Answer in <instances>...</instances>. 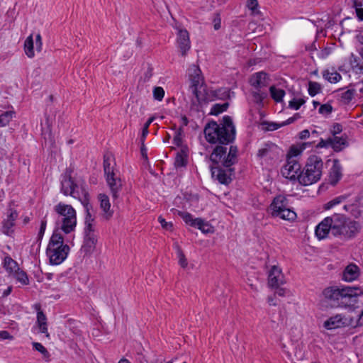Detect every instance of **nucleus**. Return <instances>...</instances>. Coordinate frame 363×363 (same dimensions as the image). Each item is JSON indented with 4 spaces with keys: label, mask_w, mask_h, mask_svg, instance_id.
<instances>
[{
    "label": "nucleus",
    "mask_w": 363,
    "mask_h": 363,
    "mask_svg": "<svg viewBox=\"0 0 363 363\" xmlns=\"http://www.w3.org/2000/svg\"><path fill=\"white\" fill-rule=\"evenodd\" d=\"M61 192L65 196H71L78 199L84 206L86 211L84 234L85 235H95L94 218L91 217L89 212V194L84 181L74 179L69 174L65 173L62 175L61 180Z\"/></svg>",
    "instance_id": "nucleus-1"
},
{
    "label": "nucleus",
    "mask_w": 363,
    "mask_h": 363,
    "mask_svg": "<svg viewBox=\"0 0 363 363\" xmlns=\"http://www.w3.org/2000/svg\"><path fill=\"white\" fill-rule=\"evenodd\" d=\"M362 294L360 287L333 286L323 289L321 298L332 308H347L353 306L357 298Z\"/></svg>",
    "instance_id": "nucleus-2"
},
{
    "label": "nucleus",
    "mask_w": 363,
    "mask_h": 363,
    "mask_svg": "<svg viewBox=\"0 0 363 363\" xmlns=\"http://www.w3.org/2000/svg\"><path fill=\"white\" fill-rule=\"evenodd\" d=\"M206 140L210 143L228 144L235 135V128L230 116H225L222 123L215 121L208 123L204 128Z\"/></svg>",
    "instance_id": "nucleus-3"
},
{
    "label": "nucleus",
    "mask_w": 363,
    "mask_h": 363,
    "mask_svg": "<svg viewBox=\"0 0 363 363\" xmlns=\"http://www.w3.org/2000/svg\"><path fill=\"white\" fill-rule=\"evenodd\" d=\"M54 211L57 215L54 232L60 230L65 234L73 233L77 226L76 210L71 205L60 202L54 206Z\"/></svg>",
    "instance_id": "nucleus-4"
},
{
    "label": "nucleus",
    "mask_w": 363,
    "mask_h": 363,
    "mask_svg": "<svg viewBox=\"0 0 363 363\" xmlns=\"http://www.w3.org/2000/svg\"><path fill=\"white\" fill-rule=\"evenodd\" d=\"M323 162L317 155L310 156L305 167L298 177V182L304 186L311 185L318 182L322 176Z\"/></svg>",
    "instance_id": "nucleus-5"
},
{
    "label": "nucleus",
    "mask_w": 363,
    "mask_h": 363,
    "mask_svg": "<svg viewBox=\"0 0 363 363\" xmlns=\"http://www.w3.org/2000/svg\"><path fill=\"white\" fill-rule=\"evenodd\" d=\"M69 247L64 244V238L60 232H54L47 247V255L52 264H61L67 257Z\"/></svg>",
    "instance_id": "nucleus-6"
},
{
    "label": "nucleus",
    "mask_w": 363,
    "mask_h": 363,
    "mask_svg": "<svg viewBox=\"0 0 363 363\" xmlns=\"http://www.w3.org/2000/svg\"><path fill=\"white\" fill-rule=\"evenodd\" d=\"M271 213L274 217L292 221L296 218V213L289 207L287 198L284 195L276 196L269 206Z\"/></svg>",
    "instance_id": "nucleus-7"
},
{
    "label": "nucleus",
    "mask_w": 363,
    "mask_h": 363,
    "mask_svg": "<svg viewBox=\"0 0 363 363\" xmlns=\"http://www.w3.org/2000/svg\"><path fill=\"white\" fill-rule=\"evenodd\" d=\"M237 152V147L230 146L227 155V147L218 145L213 151L210 159L213 163L221 164L224 167H229L235 162Z\"/></svg>",
    "instance_id": "nucleus-8"
},
{
    "label": "nucleus",
    "mask_w": 363,
    "mask_h": 363,
    "mask_svg": "<svg viewBox=\"0 0 363 363\" xmlns=\"http://www.w3.org/2000/svg\"><path fill=\"white\" fill-rule=\"evenodd\" d=\"M188 72L191 84V91L192 94L199 103L204 101L206 98L202 95V91H204L205 89L203 87V78L201 74V69L198 66L193 65L189 67Z\"/></svg>",
    "instance_id": "nucleus-9"
},
{
    "label": "nucleus",
    "mask_w": 363,
    "mask_h": 363,
    "mask_svg": "<svg viewBox=\"0 0 363 363\" xmlns=\"http://www.w3.org/2000/svg\"><path fill=\"white\" fill-rule=\"evenodd\" d=\"M104 169L106 178V182L110 188L112 196L114 199L118 198L119 192L122 188V182L113 172V167L108 157H105L104 160Z\"/></svg>",
    "instance_id": "nucleus-10"
},
{
    "label": "nucleus",
    "mask_w": 363,
    "mask_h": 363,
    "mask_svg": "<svg viewBox=\"0 0 363 363\" xmlns=\"http://www.w3.org/2000/svg\"><path fill=\"white\" fill-rule=\"evenodd\" d=\"M280 149L273 143H267L257 152V158L262 165L268 166L279 159Z\"/></svg>",
    "instance_id": "nucleus-11"
},
{
    "label": "nucleus",
    "mask_w": 363,
    "mask_h": 363,
    "mask_svg": "<svg viewBox=\"0 0 363 363\" xmlns=\"http://www.w3.org/2000/svg\"><path fill=\"white\" fill-rule=\"evenodd\" d=\"M361 225L354 220L347 219L345 217L342 221V225L340 228V232L337 233V237L347 240L354 238L361 230Z\"/></svg>",
    "instance_id": "nucleus-12"
},
{
    "label": "nucleus",
    "mask_w": 363,
    "mask_h": 363,
    "mask_svg": "<svg viewBox=\"0 0 363 363\" xmlns=\"http://www.w3.org/2000/svg\"><path fill=\"white\" fill-rule=\"evenodd\" d=\"M301 164L296 159L287 158L286 164L282 167L281 173L282 176L290 180L298 179L301 172Z\"/></svg>",
    "instance_id": "nucleus-13"
},
{
    "label": "nucleus",
    "mask_w": 363,
    "mask_h": 363,
    "mask_svg": "<svg viewBox=\"0 0 363 363\" xmlns=\"http://www.w3.org/2000/svg\"><path fill=\"white\" fill-rule=\"evenodd\" d=\"M177 35V48L182 55L184 56L191 48L189 33L185 29L179 28Z\"/></svg>",
    "instance_id": "nucleus-14"
},
{
    "label": "nucleus",
    "mask_w": 363,
    "mask_h": 363,
    "mask_svg": "<svg viewBox=\"0 0 363 363\" xmlns=\"http://www.w3.org/2000/svg\"><path fill=\"white\" fill-rule=\"evenodd\" d=\"M284 283V277L281 269L275 265L272 267L268 276L269 286L273 288H278Z\"/></svg>",
    "instance_id": "nucleus-15"
},
{
    "label": "nucleus",
    "mask_w": 363,
    "mask_h": 363,
    "mask_svg": "<svg viewBox=\"0 0 363 363\" xmlns=\"http://www.w3.org/2000/svg\"><path fill=\"white\" fill-rule=\"evenodd\" d=\"M18 217V213L13 208H9L7 213L6 218L3 222L2 232L11 235L13 232V228L15 225V220Z\"/></svg>",
    "instance_id": "nucleus-16"
},
{
    "label": "nucleus",
    "mask_w": 363,
    "mask_h": 363,
    "mask_svg": "<svg viewBox=\"0 0 363 363\" xmlns=\"http://www.w3.org/2000/svg\"><path fill=\"white\" fill-rule=\"evenodd\" d=\"M345 217L344 215L340 213H334L331 216L327 217L333 235L335 237L337 236V233L340 232V228L342 225V221Z\"/></svg>",
    "instance_id": "nucleus-17"
},
{
    "label": "nucleus",
    "mask_w": 363,
    "mask_h": 363,
    "mask_svg": "<svg viewBox=\"0 0 363 363\" xmlns=\"http://www.w3.org/2000/svg\"><path fill=\"white\" fill-rule=\"evenodd\" d=\"M360 274V269L357 265L351 263L344 269L342 279L347 282H352L356 280Z\"/></svg>",
    "instance_id": "nucleus-18"
},
{
    "label": "nucleus",
    "mask_w": 363,
    "mask_h": 363,
    "mask_svg": "<svg viewBox=\"0 0 363 363\" xmlns=\"http://www.w3.org/2000/svg\"><path fill=\"white\" fill-rule=\"evenodd\" d=\"M346 319L341 314H337L326 320L323 326L327 330H333L340 328L346 324Z\"/></svg>",
    "instance_id": "nucleus-19"
},
{
    "label": "nucleus",
    "mask_w": 363,
    "mask_h": 363,
    "mask_svg": "<svg viewBox=\"0 0 363 363\" xmlns=\"http://www.w3.org/2000/svg\"><path fill=\"white\" fill-rule=\"evenodd\" d=\"M35 325L38 329V332L45 334V337L50 338V333L48 328V320L45 313L40 309L37 312V320Z\"/></svg>",
    "instance_id": "nucleus-20"
},
{
    "label": "nucleus",
    "mask_w": 363,
    "mask_h": 363,
    "mask_svg": "<svg viewBox=\"0 0 363 363\" xmlns=\"http://www.w3.org/2000/svg\"><path fill=\"white\" fill-rule=\"evenodd\" d=\"M331 233L327 217L324 218L315 228V233L319 240L325 238Z\"/></svg>",
    "instance_id": "nucleus-21"
},
{
    "label": "nucleus",
    "mask_w": 363,
    "mask_h": 363,
    "mask_svg": "<svg viewBox=\"0 0 363 363\" xmlns=\"http://www.w3.org/2000/svg\"><path fill=\"white\" fill-rule=\"evenodd\" d=\"M250 84L257 89L266 86L267 85V74L263 72L254 74L251 77Z\"/></svg>",
    "instance_id": "nucleus-22"
},
{
    "label": "nucleus",
    "mask_w": 363,
    "mask_h": 363,
    "mask_svg": "<svg viewBox=\"0 0 363 363\" xmlns=\"http://www.w3.org/2000/svg\"><path fill=\"white\" fill-rule=\"evenodd\" d=\"M100 202V207L104 212V216L108 219L113 215V211L111 209V203L108 196L104 194H100L98 196Z\"/></svg>",
    "instance_id": "nucleus-23"
},
{
    "label": "nucleus",
    "mask_w": 363,
    "mask_h": 363,
    "mask_svg": "<svg viewBox=\"0 0 363 363\" xmlns=\"http://www.w3.org/2000/svg\"><path fill=\"white\" fill-rule=\"evenodd\" d=\"M342 177V167L337 160H333V164L330 172V183L335 185Z\"/></svg>",
    "instance_id": "nucleus-24"
},
{
    "label": "nucleus",
    "mask_w": 363,
    "mask_h": 363,
    "mask_svg": "<svg viewBox=\"0 0 363 363\" xmlns=\"http://www.w3.org/2000/svg\"><path fill=\"white\" fill-rule=\"evenodd\" d=\"M340 92L339 97L341 103L344 104H354L353 100L356 99L355 96V89H340L338 91Z\"/></svg>",
    "instance_id": "nucleus-25"
},
{
    "label": "nucleus",
    "mask_w": 363,
    "mask_h": 363,
    "mask_svg": "<svg viewBox=\"0 0 363 363\" xmlns=\"http://www.w3.org/2000/svg\"><path fill=\"white\" fill-rule=\"evenodd\" d=\"M212 176L216 177L220 183L227 184L230 182V177L228 172L219 167L212 168Z\"/></svg>",
    "instance_id": "nucleus-26"
},
{
    "label": "nucleus",
    "mask_w": 363,
    "mask_h": 363,
    "mask_svg": "<svg viewBox=\"0 0 363 363\" xmlns=\"http://www.w3.org/2000/svg\"><path fill=\"white\" fill-rule=\"evenodd\" d=\"M330 139V147L335 151H341L347 146L346 138L343 136H333Z\"/></svg>",
    "instance_id": "nucleus-27"
},
{
    "label": "nucleus",
    "mask_w": 363,
    "mask_h": 363,
    "mask_svg": "<svg viewBox=\"0 0 363 363\" xmlns=\"http://www.w3.org/2000/svg\"><path fill=\"white\" fill-rule=\"evenodd\" d=\"M323 77L330 83H337L342 79L341 74L333 68L324 70Z\"/></svg>",
    "instance_id": "nucleus-28"
},
{
    "label": "nucleus",
    "mask_w": 363,
    "mask_h": 363,
    "mask_svg": "<svg viewBox=\"0 0 363 363\" xmlns=\"http://www.w3.org/2000/svg\"><path fill=\"white\" fill-rule=\"evenodd\" d=\"M97 239L95 235H85L82 250L86 253H91L96 243Z\"/></svg>",
    "instance_id": "nucleus-29"
},
{
    "label": "nucleus",
    "mask_w": 363,
    "mask_h": 363,
    "mask_svg": "<svg viewBox=\"0 0 363 363\" xmlns=\"http://www.w3.org/2000/svg\"><path fill=\"white\" fill-rule=\"evenodd\" d=\"M194 222V227L199 229L203 233H213V227L207 221L196 218V220Z\"/></svg>",
    "instance_id": "nucleus-30"
},
{
    "label": "nucleus",
    "mask_w": 363,
    "mask_h": 363,
    "mask_svg": "<svg viewBox=\"0 0 363 363\" xmlns=\"http://www.w3.org/2000/svg\"><path fill=\"white\" fill-rule=\"evenodd\" d=\"M4 266L11 276L20 268L18 263L9 256L5 257Z\"/></svg>",
    "instance_id": "nucleus-31"
},
{
    "label": "nucleus",
    "mask_w": 363,
    "mask_h": 363,
    "mask_svg": "<svg viewBox=\"0 0 363 363\" xmlns=\"http://www.w3.org/2000/svg\"><path fill=\"white\" fill-rule=\"evenodd\" d=\"M11 276L16 280V281L19 282L22 285L29 284V279L26 272L21 268L15 272Z\"/></svg>",
    "instance_id": "nucleus-32"
},
{
    "label": "nucleus",
    "mask_w": 363,
    "mask_h": 363,
    "mask_svg": "<svg viewBox=\"0 0 363 363\" xmlns=\"http://www.w3.org/2000/svg\"><path fill=\"white\" fill-rule=\"evenodd\" d=\"M33 35H30L25 40L24 43V50L26 55L31 58L34 57L35 52L33 50Z\"/></svg>",
    "instance_id": "nucleus-33"
},
{
    "label": "nucleus",
    "mask_w": 363,
    "mask_h": 363,
    "mask_svg": "<svg viewBox=\"0 0 363 363\" xmlns=\"http://www.w3.org/2000/svg\"><path fill=\"white\" fill-rule=\"evenodd\" d=\"M16 113L13 111H6L0 115V127L7 125L15 117Z\"/></svg>",
    "instance_id": "nucleus-34"
},
{
    "label": "nucleus",
    "mask_w": 363,
    "mask_h": 363,
    "mask_svg": "<svg viewBox=\"0 0 363 363\" xmlns=\"http://www.w3.org/2000/svg\"><path fill=\"white\" fill-rule=\"evenodd\" d=\"M269 91L272 98L276 102H281L283 100L284 96H285V91L281 89H278L274 86H272L269 88Z\"/></svg>",
    "instance_id": "nucleus-35"
},
{
    "label": "nucleus",
    "mask_w": 363,
    "mask_h": 363,
    "mask_svg": "<svg viewBox=\"0 0 363 363\" xmlns=\"http://www.w3.org/2000/svg\"><path fill=\"white\" fill-rule=\"evenodd\" d=\"M359 61L360 59L357 56L351 54L350 57V63L352 69L357 72H363V65L360 64Z\"/></svg>",
    "instance_id": "nucleus-36"
},
{
    "label": "nucleus",
    "mask_w": 363,
    "mask_h": 363,
    "mask_svg": "<svg viewBox=\"0 0 363 363\" xmlns=\"http://www.w3.org/2000/svg\"><path fill=\"white\" fill-rule=\"evenodd\" d=\"M347 195H341L337 197H335V199H332L331 201H328L327 203L325 204V209L329 210L333 208L334 206L345 201L347 199Z\"/></svg>",
    "instance_id": "nucleus-37"
},
{
    "label": "nucleus",
    "mask_w": 363,
    "mask_h": 363,
    "mask_svg": "<svg viewBox=\"0 0 363 363\" xmlns=\"http://www.w3.org/2000/svg\"><path fill=\"white\" fill-rule=\"evenodd\" d=\"M177 215L180 216L186 224L194 227V223L196 222V218H194L191 213L186 211H177Z\"/></svg>",
    "instance_id": "nucleus-38"
},
{
    "label": "nucleus",
    "mask_w": 363,
    "mask_h": 363,
    "mask_svg": "<svg viewBox=\"0 0 363 363\" xmlns=\"http://www.w3.org/2000/svg\"><path fill=\"white\" fill-rule=\"evenodd\" d=\"M228 107V103H223L222 104H214L210 111L211 115L218 116V114L223 113L226 111Z\"/></svg>",
    "instance_id": "nucleus-39"
},
{
    "label": "nucleus",
    "mask_w": 363,
    "mask_h": 363,
    "mask_svg": "<svg viewBox=\"0 0 363 363\" xmlns=\"http://www.w3.org/2000/svg\"><path fill=\"white\" fill-rule=\"evenodd\" d=\"M343 208L346 211L350 212L351 214L355 218L359 217L362 214V211L360 209H359L357 204L352 203V204L345 205Z\"/></svg>",
    "instance_id": "nucleus-40"
},
{
    "label": "nucleus",
    "mask_w": 363,
    "mask_h": 363,
    "mask_svg": "<svg viewBox=\"0 0 363 363\" xmlns=\"http://www.w3.org/2000/svg\"><path fill=\"white\" fill-rule=\"evenodd\" d=\"M176 248H177V256L178 258L179 264L182 268H186L188 265V262H187L186 257H185L184 254L183 253L182 250H181V248L178 245L176 246Z\"/></svg>",
    "instance_id": "nucleus-41"
},
{
    "label": "nucleus",
    "mask_w": 363,
    "mask_h": 363,
    "mask_svg": "<svg viewBox=\"0 0 363 363\" xmlns=\"http://www.w3.org/2000/svg\"><path fill=\"white\" fill-rule=\"evenodd\" d=\"M305 145L306 143L303 144L301 147H291L288 153L287 158L295 159V157L299 155L305 149Z\"/></svg>",
    "instance_id": "nucleus-42"
},
{
    "label": "nucleus",
    "mask_w": 363,
    "mask_h": 363,
    "mask_svg": "<svg viewBox=\"0 0 363 363\" xmlns=\"http://www.w3.org/2000/svg\"><path fill=\"white\" fill-rule=\"evenodd\" d=\"M321 90L320 84L315 82H309L308 83V94L311 96H315Z\"/></svg>",
    "instance_id": "nucleus-43"
},
{
    "label": "nucleus",
    "mask_w": 363,
    "mask_h": 363,
    "mask_svg": "<svg viewBox=\"0 0 363 363\" xmlns=\"http://www.w3.org/2000/svg\"><path fill=\"white\" fill-rule=\"evenodd\" d=\"M186 164V156L182 153H177L175 157L174 165L177 167H184Z\"/></svg>",
    "instance_id": "nucleus-44"
},
{
    "label": "nucleus",
    "mask_w": 363,
    "mask_h": 363,
    "mask_svg": "<svg viewBox=\"0 0 363 363\" xmlns=\"http://www.w3.org/2000/svg\"><path fill=\"white\" fill-rule=\"evenodd\" d=\"M304 103L305 100L303 99H293L289 101V106L292 109L298 110Z\"/></svg>",
    "instance_id": "nucleus-45"
},
{
    "label": "nucleus",
    "mask_w": 363,
    "mask_h": 363,
    "mask_svg": "<svg viewBox=\"0 0 363 363\" xmlns=\"http://www.w3.org/2000/svg\"><path fill=\"white\" fill-rule=\"evenodd\" d=\"M164 96V91L160 86L155 87L153 89V96L155 100L162 101Z\"/></svg>",
    "instance_id": "nucleus-46"
},
{
    "label": "nucleus",
    "mask_w": 363,
    "mask_h": 363,
    "mask_svg": "<svg viewBox=\"0 0 363 363\" xmlns=\"http://www.w3.org/2000/svg\"><path fill=\"white\" fill-rule=\"evenodd\" d=\"M158 222L160 223L163 229L172 231L173 230V224L171 222H167L162 216L158 217Z\"/></svg>",
    "instance_id": "nucleus-47"
},
{
    "label": "nucleus",
    "mask_w": 363,
    "mask_h": 363,
    "mask_svg": "<svg viewBox=\"0 0 363 363\" xmlns=\"http://www.w3.org/2000/svg\"><path fill=\"white\" fill-rule=\"evenodd\" d=\"M32 345L33 348L40 352L45 357L48 356L49 354L48 350L41 343L34 342Z\"/></svg>",
    "instance_id": "nucleus-48"
},
{
    "label": "nucleus",
    "mask_w": 363,
    "mask_h": 363,
    "mask_svg": "<svg viewBox=\"0 0 363 363\" xmlns=\"http://www.w3.org/2000/svg\"><path fill=\"white\" fill-rule=\"evenodd\" d=\"M342 131V125L340 123L333 124L330 128V133L333 136H336Z\"/></svg>",
    "instance_id": "nucleus-49"
},
{
    "label": "nucleus",
    "mask_w": 363,
    "mask_h": 363,
    "mask_svg": "<svg viewBox=\"0 0 363 363\" xmlns=\"http://www.w3.org/2000/svg\"><path fill=\"white\" fill-rule=\"evenodd\" d=\"M333 111V107L328 104L321 105L319 108V113L324 115L330 114Z\"/></svg>",
    "instance_id": "nucleus-50"
},
{
    "label": "nucleus",
    "mask_w": 363,
    "mask_h": 363,
    "mask_svg": "<svg viewBox=\"0 0 363 363\" xmlns=\"http://www.w3.org/2000/svg\"><path fill=\"white\" fill-rule=\"evenodd\" d=\"M247 6L249 9L252 10V11H255L258 7L257 0H247Z\"/></svg>",
    "instance_id": "nucleus-51"
},
{
    "label": "nucleus",
    "mask_w": 363,
    "mask_h": 363,
    "mask_svg": "<svg viewBox=\"0 0 363 363\" xmlns=\"http://www.w3.org/2000/svg\"><path fill=\"white\" fill-rule=\"evenodd\" d=\"M282 126H283L282 123L271 122V123H267V130L273 131V130H277L278 128H279Z\"/></svg>",
    "instance_id": "nucleus-52"
},
{
    "label": "nucleus",
    "mask_w": 363,
    "mask_h": 363,
    "mask_svg": "<svg viewBox=\"0 0 363 363\" xmlns=\"http://www.w3.org/2000/svg\"><path fill=\"white\" fill-rule=\"evenodd\" d=\"M330 143H331V141H330V138H328L326 140L321 138L319 143L318 144L317 147H320V148L328 147H330Z\"/></svg>",
    "instance_id": "nucleus-53"
},
{
    "label": "nucleus",
    "mask_w": 363,
    "mask_h": 363,
    "mask_svg": "<svg viewBox=\"0 0 363 363\" xmlns=\"http://www.w3.org/2000/svg\"><path fill=\"white\" fill-rule=\"evenodd\" d=\"M42 38L40 33H38L35 36V48L38 51H40L42 50Z\"/></svg>",
    "instance_id": "nucleus-54"
},
{
    "label": "nucleus",
    "mask_w": 363,
    "mask_h": 363,
    "mask_svg": "<svg viewBox=\"0 0 363 363\" xmlns=\"http://www.w3.org/2000/svg\"><path fill=\"white\" fill-rule=\"evenodd\" d=\"M355 96L359 101H363V83L360 85L357 91L355 90Z\"/></svg>",
    "instance_id": "nucleus-55"
},
{
    "label": "nucleus",
    "mask_w": 363,
    "mask_h": 363,
    "mask_svg": "<svg viewBox=\"0 0 363 363\" xmlns=\"http://www.w3.org/2000/svg\"><path fill=\"white\" fill-rule=\"evenodd\" d=\"M0 339L1 340H11L12 339V336L9 334L8 331L3 330L0 331Z\"/></svg>",
    "instance_id": "nucleus-56"
},
{
    "label": "nucleus",
    "mask_w": 363,
    "mask_h": 363,
    "mask_svg": "<svg viewBox=\"0 0 363 363\" xmlns=\"http://www.w3.org/2000/svg\"><path fill=\"white\" fill-rule=\"evenodd\" d=\"M47 222L45 220H43L40 223V228L38 233L39 237H42L45 231Z\"/></svg>",
    "instance_id": "nucleus-57"
},
{
    "label": "nucleus",
    "mask_w": 363,
    "mask_h": 363,
    "mask_svg": "<svg viewBox=\"0 0 363 363\" xmlns=\"http://www.w3.org/2000/svg\"><path fill=\"white\" fill-rule=\"evenodd\" d=\"M310 136V132L308 130L306 129V130H302L300 133H299V138L301 140H305L308 138H309Z\"/></svg>",
    "instance_id": "nucleus-58"
},
{
    "label": "nucleus",
    "mask_w": 363,
    "mask_h": 363,
    "mask_svg": "<svg viewBox=\"0 0 363 363\" xmlns=\"http://www.w3.org/2000/svg\"><path fill=\"white\" fill-rule=\"evenodd\" d=\"M362 6L363 0H354L353 6L354 7L355 11L362 9Z\"/></svg>",
    "instance_id": "nucleus-59"
},
{
    "label": "nucleus",
    "mask_w": 363,
    "mask_h": 363,
    "mask_svg": "<svg viewBox=\"0 0 363 363\" xmlns=\"http://www.w3.org/2000/svg\"><path fill=\"white\" fill-rule=\"evenodd\" d=\"M267 302H268V303L270 306H275L277 305V301L276 298L274 296H269V297H268Z\"/></svg>",
    "instance_id": "nucleus-60"
},
{
    "label": "nucleus",
    "mask_w": 363,
    "mask_h": 363,
    "mask_svg": "<svg viewBox=\"0 0 363 363\" xmlns=\"http://www.w3.org/2000/svg\"><path fill=\"white\" fill-rule=\"evenodd\" d=\"M276 294L277 295H279V296H284L286 295L287 294V291L286 289H284V288H279L276 292Z\"/></svg>",
    "instance_id": "nucleus-61"
},
{
    "label": "nucleus",
    "mask_w": 363,
    "mask_h": 363,
    "mask_svg": "<svg viewBox=\"0 0 363 363\" xmlns=\"http://www.w3.org/2000/svg\"><path fill=\"white\" fill-rule=\"evenodd\" d=\"M357 16L359 21H363V9L356 10Z\"/></svg>",
    "instance_id": "nucleus-62"
},
{
    "label": "nucleus",
    "mask_w": 363,
    "mask_h": 363,
    "mask_svg": "<svg viewBox=\"0 0 363 363\" xmlns=\"http://www.w3.org/2000/svg\"><path fill=\"white\" fill-rule=\"evenodd\" d=\"M294 121H295V118L290 117L286 121L282 122L281 123H282V125L284 126V125L291 124V123H294Z\"/></svg>",
    "instance_id": "nucleus-63"
},
{
    "label": "nucleus",
    "mask_w": 363,
    "mask_h": 363,
    "mask_svg": "<svg viewBox=\"0 0 363 363\" xmlns=\"http://www.w3.org/2000/svg\"><path fill=\"white\" fill-rule=\"evenodd\" d=\"M358 317L357 324L359 325H363V309L361 311L359 315H358Z\"/></svg>",
    "instance_id": "nucleus-64"
}]
</instances>
